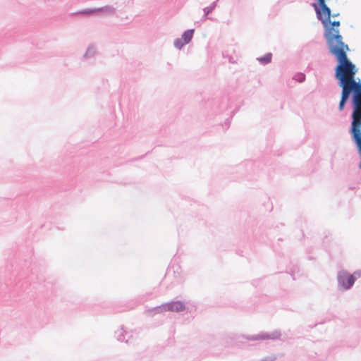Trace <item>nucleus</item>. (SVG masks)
Listing matches in <instances>:
<instances>
[{
    "label": "nucleus",
    "mask_w": 361,
    "mask_h": 361,
    "mask_svg": "<svg viewBox=\"0 0 361 361\" xmlns=\"http://www.w3.org/2000/svg\"><path fill=\"white\" fill-rule=\"evenodd\" d=\"M331 14L325 23L321 20L326 28V39L330 53L338 61L335 69V77L338 80V85L342 88L341 97L338 109L343 111L351 94L352 112L361 111V82L356 81L355 77L357 69L347 56L349 47L343 42V37L339 33L340 21L331 22Z\"/></svg>",
    "instance_id": "1"
},
{
    "label": "nucleus",
    "mask_w": 361,
    "mask_h": 361,
    "mask_svg": "<svg viewBox=\"0 0 361 361\" xmlns=\"http://www.w3.org/2000/svg\"><path fill=\"white\" fill-rule=\"evenodd\" d=\"M317 3H313L317 16L320 18L324 23L327 22L330 15V8L326 4L325 0H317Z\"/></svg>",
    "instance_id": "2"
},
{
    "label": "nucleus",
    "mask_w": 361,
    "mask_h": 361,
    "mask_svg": "<svg viewBox=\"0 0 361 361\" xmlns=\"http://www.w3.org/2000/svg\"><path fill=\"white\" fill-rule=\"evenodd\" d=\"M338 281L344 288H349L354 283L355 279L352 275L343 274L339 276Z\"/></svg>",
    "instance_id": "3"
},
{
    "label": "nucleus",
    "mask_w": 361,
    "mask_h": 361,
    "mask_svg": "<svg viewBox=\"0 0 361 361\" xmlns=\"http://www.w3.org/2000/svg\"><path fill=\"white\" fill-rule=\"evenodd\" d=\"M102 11L111 12L112 10L110 8H93V9H85V10H82L80 11H78V12L73 13V15H75V16H77V15L89 16V15H92V14H94L98 12H102Z\"/></svg>",
    "instance_id": "4"
},
{
    "label": "nucleus",
    "mask_w": 361,
    "mask_h": 361,
    "mask_svg": "<svg viewBox=\"0 0 361 361\" xmlns=\"http://www.w3.org/2000/svg\"><path fill=\"white\" fill-rule=\"evenodd\" d=\"M167 308L171 311L179 312L184 310V305L182 302L176 301L169 303Z\"/></svg>",
    "instance_id": "5"
},
{
    "label": "nucleus",
    "mask_w": 361,
    "mask_h": 361,
    "mask_svg": "<svg viewBox=\"0 0 361 361\" xmlns=\"http://www.w3.org/2000/svg\"><path fill=\"white\" fill-rule=\"evenodd\" d=\"M194 33V30H188L185 31L182 35V39L185 44H188L192 39Z\"/></svg>",
    "instance_id": "6"
},
{
    "label": "nucleus",
    "mask_w": 361,
    "mask_h": 361,
    "mask_svg": "<svg viewBox=\"0 0 361 361\" xmlns=\"http://www.w3.org/2000/svg\"><path fill=\"white\" fill-rule=\"evenodd\" d=\"M271 54H267L264 57L258 59V60L259 61H261L262 63H269L271 61Z\"/></svg>",
    "instance_id": "7"
},
{
    "label": "nucleus",
    "mask_w": 361,
    "mask_h": 361,
    "mask_svg": "<svg viewBox=\"0 0 361 361\" xmlns=\"http://www.w3.org/2000/svg\"><path fill=\"white\" fill-rule=\"evenodd\" d=\"M185 44V43L182 42H181V39H178L176 42H175V46L176 47H177L178 49H180L183 45Z\"/></svg>",
    "instance_id": "8"
},
{
    "label": "nucleus",
    "mask_w": 361,
    "mask_h": 361,
    "mask_svg": "<svg viewBox=\"0 0 361 361\" xmlns=\"http://www.w3.org/2000/svg\"><path fill=\"white\" fill-rule=\"evenodd\" d=\"M339 14L338 13H335V14H333V17H336V16H338Z\"/></svg>",
    "instance_id": "9"
}]
</instances>
